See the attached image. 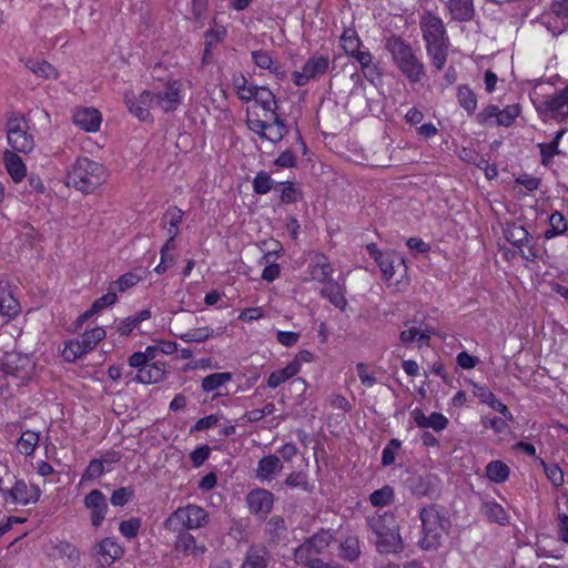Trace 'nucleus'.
Listing matches in <instances>:
<instances>
[{
  "instance_id": "1",
  "label": "nucleus",
  "mask_w": 568,
  "mask_h": 568,
  "mask_svg": "<svg viewBox=\"0 0 568 568\" xmlns=\"http://www.w3.org/2000/svg\"><path fill=\"white\" fill-rule=\"evenodd\" d=\"M366 525L375 535L378 552L394 554L403 550L399 526L393 513L384 511L367 516Z\"/></svg>"
},
{
  "instance_id": "2",
  "label": "nucleus",
  "mask_w": 568,
  "mask_h": 568,
  "mask_svg": "<svg viewBox=\"0 0 568 568\" xmlns=\"http://www.w3.org/2000/svg\"><path fill=\"white\" fill-rule=\"evenodd\" d=\"M419 518L422 521V538L418 545L424 550L437 549L440 546L443 536L448 532L450 527L449 519L436 505L422 508Z\"/></svg>"
},
{
  "instance_id": "3",
  "label": "nucleus",
  "mask_w": 568,
  "mask_h": 568,
  "mask_svg": "<svg viewBox=\"0 0 568 568\" xmlns=\"http://www.w3.org/2000/svg\"><path fill=\"white\" fill-rule=\"evenodd\" d=\"M386 48L400 72L413 83L419 82L424 75V65L404 42L403 38H388Z\"/></svg>"
},
{
  "instance_id": "4",
  "label": "nucleus",
  "mask_w": 568,
  "mask_h": 568,
  "mask_svg": "<svg viewBox=\"0 0 568 568\" xmlns=\"http://www.w3.org/2000/svg\"><path fill=\"white\" fill-rule=\"evenodd\" d=\"M103 180V168L87 158L77 160L67 175L68 185L85 193L92 192Z\"/></svg>"
},
{
  "instance_id": "5",
  "label": "nucleus",
  "mask_w": 568,
  "mask_h": 568,
  "mask_svg": "<svg viewBox=\"0 0 568 568\" xmlns=\"http://www.w3.org/2000/svg\"><path fill=\"white\" fill-rule=\"evenodd\" d=\"M207 523V513L197 505L178 508L165 521L171 530L197 529Z\"/></svg>"
},
{
  "instance_id": "6",
  "label": "nucleus",
  "mask_w": 568,
  "mask_h": 568,
  "mask_svg": "<svg viewBox=\"0 0 568 568\" xmlns=\"http://www.w3.org/2000/svg\"><path fill=\"white\" fill-rule=\"evenodd\" d=\"M6 128L8 143L14 151L29 153L33 150L34 140L28 132L29 125L23 116L11 115Z\"/></svg>"
},
{
  "instance_id": "7",
  "label": "nucleus",
  "mask_w": 568,
  "mask_h": 568,
  "mask_svg": "<svg viewBox=\"0 0 568 568\" xmlns=\"http://www.w3.org/2000/svg\"><path fill=\"white\" fill-rule=\"evenodd\" d=\"M328 65V57L315 54L304 63L302 71L293 72V81L297 87H303L311 79L324 74L327 71Z\"/></svg>"
},
{
  "instance_id": "8",
  "label": "nucleus",
  "mask_w": 568,
  "mask_h": 568,
  "mask_svg": "<svg viewBox=\"0 0 568 568\" xmlns=\"http://www.w3.org/2000/svg\"><path fill=\"white\" fill-rule=\"evenodd\" d=\"M124 101L129 111L140 121L152 120L150 110L156 108L154 92L143 91L139 98H135L132 93H126Z\"/></svg>"
},
{
  "instance_id": "9",
  "label": "nucleus",
  "mask_w": 568,
  "mask_h": 568,
  "mask_svg": "<svg viewBox=\"0 0 568 568\" xmlns=\"http://www.w3.org/2000/svg\"><path fill=\"white\" fill-rule=\"evenodd\" d=\"M182 83L170 81L161 91L154 92L156 108L163 112L174 111L181 103Z\"/></svg>"
},
{
  "instance_id": "10",
  "label": "nucleus",
  "mask_w": 568,
  "mask_h": 568,
  "mask_svg": "<svg viewBox=\"0 0 568 568\" xmlns=\"http://www.w3.org/2000/svg\"><path fill=\"white\" fill-rule=\"evenodd\" d=\"M83 504L90 511L91 525L100 527L109 509L105 496L99 489H93L84 497Z\"/></svg>"
},
{
  "instance_id": "11",
  "label": "nucleus",
  "mask_w": 568,
  "mask_h": 568,
  "mask_svg": "<svg viewBox=\"0 0 568 568\" xmlns=\"http://www.w3.org/2000/svg\"><path fill=\"white\" fill-rule=\"evenodd\" d=\"M40 495L41 490L38 487L29 488L23 480H14L4 497V501L17 505H28L29 503L38 501Z\"/></svg>"
},
{
  "instance_id": "12",
  "label": "nucleus",
  "mask_w": 568,
  "mask_h": 568,
  "mask_svg": "<svg viewBox=\"0 0 568 568\" xmlns=\"http://www.w3.org/2000/svg\"><path fill=\"white\" fill-rule=\"evenodd\" d=\"M124 554V549L113 538L106 537L95 546V556L101 566H111Z\"/></svg>"
},
{
  "instance_id": "13",
  "label": "nucleus",
  "mask_w": 568,
  "mask_h": 568,
  "mask_svg": "<svg viewBox=\"0 0 568 568\" xmlns=\"http://www.w3.org/2000/svg\"><path fill=\"white\" fill-rule=\"evenodd\" d=\"M274 505V495L265 488L251 489V513L264 519Z\"/></svg>"
},
{
  "instance_id": "14",
  "label": "nucleus",
  "mask_w": 568,
  "mask_h": 568,
  "mask_svg": "<svg viewBox=\"0 0 568 568\" xmlns=\"http://www.w3.org/2000/svg\"><path fill=\"white\" fill-rule=\"evenodd\" d=\"M102 115L94 108H79L73 113V123L85 132H97L100 129Z\"/></svg>"
},
{
  "instance_id": "15",
  "label": "nucleus",
  "mask_w": 568,
  "mask_h": 568,
  "mask_svg": "<svg viewBox=\"0 0 568 568\" xmlns=\"http://www.w3.org/2000/svg\"><path fill=\"white\" fill-rule=\"evenodd\" d=\"M282 469L283 463L280 457L270 454L258 460L255 469V476L262 484L270 483Z\"/></svg>"
},
{
  "instance_id": "16",
  "label": "nucleus",
  "mask_w": 568,
  "mask_h": 568,
  "mask_svg": "<svg viewBox=\"0 0 568 568\" xmlns=\"http://www.w3.org/2000/svg\"><path fill=\"white\" fill-rule=\"evenodd\" d=\"M544 111L550 114L551 118L564 120L568 116V85L561 89L558 93L545 100Z\"/></svg>"
},
{
  "instance_id": "17",
  "label": "nucleus",
  "mask_w": 568,
  "mask_h": 568,
  "mask_svg": "<svg viewBox=\"0 0 568 568\" xmlns=\"http://www.w3.org/2000/svg\"><path fill=\"white\" fill-rule=\"evenodd\" d=\"M263 245L267 246V251L264 252L262 257V262L266 264L262 272V278L267 282H272L280 275V265L274 262L278 252L280 243L274 240H270L263 242Z\"/></svg>"
},
{
  "instance_id": "18",
  "label": "nucleus",
  "mask_w": 568,
  "mask_h": 568,
  "mask_svg": "<svg viewBox=\"0 0 568 568\" xmlns=\"http://www.w3.org/2000/svg\"><path fill=\"white\" fill-rule=\"evenodd\" d=\"M550 10L554 13V21H548L549 31L554 36H560L568 30V0L554 1L550 4Z\"/></svg>"
},
{
  "instance_id": "19",
  "label": "nucleus",
  "mask_w": 568,
  "mask_h": 568,
  "mask_svg": "<svg viewBox=\"0 0 568 568\" xmlns=\"http://www.w3.org/2000/svg\"><path fill=\"white\" fill-rule=\"evenodd\" d=\"M166 374V365L162 362L149 363L136 372L132 379L142 384H154L164 379Z\"/></svg>"
},
{
  "instance_id": "20",
  "label": "nucleus",
  "mask_w": 568,
  "mask_h": 568,
  "mask_svg": "<svg viewBox=\"0 0 568 568\" xmlns=\"http://www.w3.org/2000/svg\"><path fill=\"white\" fill-rule=\"evenodd\" d=\"M378 258L377 264L384 276L388 280L394 277L397 273H404L406 271L404 258L396 253L386 252L385 255H378Z\"/></svg>"
},
{
  "instance_id": "21",
  "label": "nucleus",
  "mask_w": 568,
  "mask_h": 568,
  "mask_svg": "<svg viewBox=\"0 0 568 568\" xmlns=\"http://www.w3.org/2000/svg\"><path fill=\"white\" fill-rule=\"evenodd\" d=\"M413 416L418 427L433 428L435 432L445 429L448 424V419L440 413H432L426 416L420 409H415Z\"/></svg>"
},
{
  "instance_id": "22",
  "label": "nucleus",
  "mask_w": 568,
  "mask_h": 568,
  "mask_svg": "<svg viewBox=\"0 0 568 568\" xmlns=\"http://www.w3.org/2000/svg\"><path fill=\"white\" fill-rule=\"evenodd\" d=\"M427 51L432 57L433 64L442 70L446 63L448 42L445 38H426Z\"/></svg>"
},
{
  "instance_id": "23",
  "label": "nucleus",
  "mask_w": 568,
  "mask_h": 568,
  "mask_svg": "<svg viewBox=\"0 0 568 568\" xmlns=\"http://www.w3.org/2000/svg\"><path fill=\"white\" fill-rule=\"evenodd\" d=\"M4 166L14 183H20L27 175V168L22 159L12 151H6L3 155Z\"/></svg>"
},
{
  "instance_id": "24",
  "label": "nucleus",
  "mask_w": 568,
  "mask_h": 568,
  "mask_svg": "<svg viewBox=\"0 0 568 568\" xmlns=\"http://www.w3.org/2000/svg\"><path fill=\"white\" fill-rule=\"evenodd\" d=\"M251 109L261 108L263 111L274 114L275 99L273 93L266 88H251Z\"/></svg>"
},
{
  "instance_id": "25",
  "label": "nucleus",
  "mask_w": 568,
  "mask_h": 568,
  "mask_svg": "<svg viewBox=\"0 0 568 568\" xmlns=\"http://www.w3.org/2000/svg\"><path fill=\"white\" fill-rule=\"evenodd\" d=\"M174 548L178 551L190 554L192 556H200L205 551V547L203 545H196L194 537L186 531H182L178 535Z\"/></svg>"
},
{
  "instance_id": "26",
  "label": "nucleus",
  "mask_w": 568,
  "mask_h": 568,
  "mask_svg": "<svg viewBox=\"0 0 568 568\" xmlns=\"http://www.w3.org/2000/svg\"><path fill=\"white\" fill-rule=\"evenodd\" d=\"M225 328L219 327L217 329H213L211 327H200L195 329H191L184 334L180 335V338L184 341L185 343H202L206 339L214 337V336H221L224 334Z\"/></svg>"
},
{
  "instance_id": "27",
  "label": "nucleus",
  "mask_w": 568,
  "mask_h": 568,
  "mask_svg": "<svg viewBox=\"0 0 568 568\" xmlns=\"http://www.w3.org/2000/svg\"><path fill=\"white\" fill-rule=\"evenodd\" d=\"M505 239L514 246L521 248L529 239V232L517 223H508L504 229Z\"/></svg>"
},
{
  "instance_id": "28",
  "label": "nucleus",
  "mask_w": 568,
  "mask_h": 568,
  "mask_svg": "<svg viewBox=\"0 0 568 568\" xmlns=\"http://www.w3.org/2000/svg\"><path fill=\"white\" fill-rule=\"evenodd\" d=\"M24 64L32 73L40 78L48 80H57L59 78V71L47 61L28 59Z\"/></svg>"
},
{
  "instance_id": "29",
  "label": "nucleus",
  "mask_w": 568,
  "mask_h": 568,
  "mask_svg": "<svg viewBox=\"0 0 568 568\" xmlns=\"http://www.w3.org/2000/svg\"><path fill=\"white\" fill-rule=\"evenodd\" d=\"M435 477L427 475V476H412L407 483L408 488L412 491L413 495L416 496H426L430 493V490L434 487Z\"/></svg>"
},
{
  "instance_id": "30",
  "label": "nucleus",
  "mask_w": 568,
  "mask_h": 568,
  "mask_svg": "<svg viewBox=\"0 0 568 568\" xmlns=\"http://www.w3.org/2000/svg\"><path fill=\"white\" fill-rule=\"evenodd\" d=\"M251 55L258 68L266 69L277 77L284 75L281 65L267 52L260 50L252 52Z\"/></svg>"
},
{
  "instance_id": "31",
  "label": "nucleus",
  "mask_w": 568,
  "mask_h": 568,
  "mask_svg": "<svg viewBox=\"0 0 568 568\" xmlns=\"http://www.w3.org/2000/svg\"><path fill=\"white\" fill-rule=\"evenodd\" d=\"M322 295L327 297L335 307L345 311L347 301L342 292V287L336 282L326 284L322 290Z\"/></svg>"
},
{
  "instance_id": "32",
  "label": "nucleus",
  "mask_w": 568,
  "mask_h": 568,
  "mask_svg": "<svg viewBox=\"0 0 568 568\" xmlns=\"http://www.w3.org/2000/svg\"><path fill=\"white\" fill-rule=\"evenodd\" d=\"M420 28L424 32V36H444L445 34V28L443 21L427 12L422 17L420 20Z\"/></svg>"
},
{
  "instance_id": "33",
  "label": "nucleus",
  "mask_w": 568,
  "mask_h": 568,
  "mask_svg": "<svg viewBox=\"0 0 568 568\" xmlns=\"http://www.w3.org/2000/svg\"><path fill=\"white\" fill-rule=\"evenodd\" d=\"M449 10L455 19L469 20L474 14L473 0H450Z\"/></svg>"
},
{
  "instance_id": "34",
  "label": "nucleus",
  "mask_w": 568,
  "mask_h": 568,
  "mask_svg": "<svg viewBox=\"0 0 568 568\" xmlns=\"http://www.w3.org/2000/svg\"><path fill=\"white\" fill-rule=\"evenodd\" d=\"M40 440L39 433L33 430H26L17 442V449L26 456H30L36 450Z\"/></svg>"
},
{
  "instance_id": "35",
  "label": "nucleus",
  "mask_w": 568,
  "mask_h": 568,
  "mask_svg": "<svg viewBox=\"0 0 568 568\" xmlns=\"http://www.w3.org/2000/svg\"><path fill=\"white\" fill-rule=\"evenodd\" d=\"M332 273H333V267L327 262V258L323 255L317 256L314 268L312 271L313 278L321 283H325V285H326L329 282H333L332 277H331Z\"/></svg>"
},
{
  "instance_id": "36",
  "label": "nucleus",
  "mask_w": 568,
  "mask_h": 568,
  "mask_svg": "<svg viewBox=\"0 0 568 568\" xmlns=\"http://www.w3.org/2000/svg\"><path fill=\"white\" fill-rule=\"evenodd\" d=\"M254 125L263 131L262 136L272 142L280 141L284 135V125L277 119L272 124H266L260 120H256L254 121Z\"/></svg>"
},
{
  "instance_id": "37",
  "label": "nucleus",
  "mask_w": 568,
  "mask_h": 568,
  "mask_svg": "<svg viewBox=\"0 0 568 568\" xmlns=\"http://www.w3.org/2000/svg\"><path fill=\"white\" fill-rule=\"evenodd\" d=\"M297 373H298L297 363H290L286 365V367L273 372L267 379V385L270 387L275 388L278 385H281L282 383H284L286 379L295 376Z\"/></svg>"
},
{
  "instance_id": "38",
  "label": "nucleus",
  "mask_w": 568,
  "mask_h": 568,
  "mask_svg": "<svg viewBox=\"0 0 568 568\" xmlns=\"http://www.w3.org/2000/svg\"><path fill=\"white\" fill-rule=\"evenodd\" d=\"M564 134H565V131L560 130L556 133L554 140L550 143H540L538 145L540 149V154H541V163L544 165H546V166L549 165L554 155L560 153V151L558 149V144Z\"/></svg>"
},
{
  "instance_id": "39",
  "label": "nucleus",
  "mask_w": 568,
  "mask_h": 568,
  "mask_svg": "<svg viewBox=\"0 0 568 568\" xmlns=\"http://www.w3.org/2000/svg\"><path fill=\"white\" fill-rule=\"evenodd\" d=\"M81 339L74 338L65 342L64 348L62 351V356L67 362H75L78 358L89 353V351L83 347Z\"/></svg>"
},
{
  "instance_id": "40",
  "label": "nucleus",
  "mask_w": 568,
  "mask_h": 568,
  "mask_svg": "<svg viewBox=\"0 0 568 568\" xmlns=\"http://www.w3.org/2000/svg\"><path fill=\"white\" fill-rule=\"evenodd\" d=\"M486 475L491 481L503 483L509 476V467L500 460H494L487 465Z\"/></svg>"
},
{
  "instance_id": "41",
  "label": "nucleus",
  "mask_w": 568,
  "mask_h": 568,
  "mask_svg": "<svg viewBox=\"0 0 568 568\" xmlns=\"http://www.w3.org/2000/svg\"><path fill=\"white\" fill-rule=\"evenodd\" d=\"M483 513L489 520L498 523L500 525H505L508 521V516L505 509L497 503H484Z\"/></svg>"
},
{
  "instance_id": "42",
  "label": "nucleus",
  "mask_w": 568,
  "mask_h": 568,
  "mask_svg": "<svg viewBox=\"0 0 568 568\" xmlns=\"http://www.w3.org/2000/svg\"><path fill=\"white\" fill-rule=\"evenodd\" d=\"M183 219V211L176 206L170 207L165 214L164 220L169 224L168 234L171 239H175L180 232V224Z\"/></svg>"
},
{
  "instance_id": "43",
  "label": "nucleus",
  "mask_w": 568,
  "mask_h": 568,
  "mask_svg": "<svg viewBox=\"0 0 568 568\" xmlns=\"http://www.w3.org/2000/svg\"><path fill=\"white\" fill-rule=\"evenodd\" d=\"M0 313L13 317L19 313V303L7 290L0 291Z\"/></svg>"
},
{
  "instance_id": "44",
  "label": "nucleus",
  "mask_w": 568,
  "mask_h": 568,
  "mask_svg": "<svg viewBox=\"0 0 568 568\" xmlns=\"http://www.w3.org/2000/svg\"><path fill=\"white\" fill-rule=\"evenodd\" d=\"M230 373H214L203 378L202 388L205 392L220 390V388L231 381Z\"/></svg>"
},
{
  "instance_id": "45",
  "label": "nucleus",
  "mask_w": 568,
  "mask_h": 568,
  "mask_svg": "<svg viewBox=\"0 0 568 568\" xmlns=\"http://www.w3.org/2000/svg\"><path fill=\"white\" fill-rule=\"evenodd\" d=\"M105 331L97 326L90 331H85L79 338L81 339L83 347H85L89 352L94 349L97 345L104 339Z\"/></svg>"
},
{
  "instance_id": "46",
  "label": "nucleus",
  "mask_w": 568,
  "mask_h": 568,
  "mask_svg": "<svg viewBox=\"0 0 568 568\" xmlns=\"http://www.w3.org/2000/svg\"><path fill=\"white\" fill-rule=\"evenodd\" d=\"M567 231V222L560 212H554L549 217V229L545 232L546 239L564 234Z\"/></svg>"
},
{
  "instance_id": "47",
  "label": "nucleus",
  "mask_w": 568,
  "mask_h": 568,
  "mask_svg": "<svg viewBox=\"0 0 568 568\" xmlns=\"http://www.w3.org/2000/svg\"><path fill=\"white\" fill-rule=\"evenodd\" d=\"M394 500V489L390 486H383L382 488L373 491L369 496V501L375 507H384Z\"/></svg>"
},
{
  "instance_id": "48",
  "label": "nucleus",
  "mask_w": 568,
  "mask_h": 568,
  "mask_svg": "<svg viewBox=\"0 0 568 568\" xmlns=\"http://www.w3.org/2000/svg\"><path fill=\"white\" fill-rule=\"evenodd\" d=\"M457 99L460 106L464 108L469 114L476 110V95L467 85H460L458 88Z\"/></svg>"
},
{
  "instance_id": "49",
  "label": "nucleus",
  "mask_w": 568,
  "mask_h": 568,
  "mask_svg": "<svg viewBox=\"0 0 568 568\" xmlns=\"http://www.w3.org/2000/svg\"><path fill=\"white\" fill-rule=\"evenodd\" d=\"M519 114L520 106L518 104L507 105L503 110L498 109L497 120H495V124L501 126H509L514 123V121Z\"/></svg>"
},
{
  "instance_id": "50",
  "label": "nucleus",
  "mask_w": 568,
  "mask_h": 568,
  "mask_svg": "<svg viewBox=\"0 0 568 568\" xmlns=\"http://www.w3.org/2000/svg\"><path fill=\"white\" fill-rule=\"evenodd\" d=\"M278 185L281 189V202L284 204L296 203L300 199H302V191L296 187L292 182H281Z\"/></svg>"
},
{
  "instance_id": "51",
  "label": "nucleus",
  "mask_w": 568,
  "mask_h": 568,
  "mask_svg": "<svg viewBox=\"0 0 568 568\" xmlns=\"http://www.w3.org/2000/svg\"><path fill=\"white\" fill-rule=\"evenodd\" d=\"M332 536L327 531L313 535L305 542L312 548L315 555L321 554L331 542Z\"/></svg>"
},
{
  "instance_id": "52",
  "label": "nucleus",
  "mask_w": 568,
  "mask_h": 568,
  "mask_svg": "<svg viewBox=\"0 0 568 568\" xmlns=\"http://www.w3.org/2000/svg\"><path fill=\"white\" fill-rule=\"evenodd\" d=\"M342 557L346 560L354 561L359 556V542L354 537L346 538L341 545Z\"/></svg>"
},
{
  "instance_id": "53",
  "label": "nucleus",
  "mask_w": 568,
  "mask_h": 568,
  "mask_svg": "<svg viewBox=\"0 0 568 568\" xmlns=\"http://www.w3.org/2000/svg\"><path fill=\"white\" fill-rule=\"evenodd\" d=\"M314 551L312 550V548H310V546L306 542L300 545L294 552V558L296 562L303 564L308 568H311L313 562L320 560L318 558H314Z\"/></svg>"
},
{
  "instance_id": "54",
  "label": "nucleus",
  "mask_w": 568,
  "mask_h": 568,
  "mask_svg": "<svg viewBox=\"0 0 568 568\" xmlns=\"http://www.w3.org/2000/svg\"><path fill=\"white\" fill-rule=\"evenodd\" d=\"M273 180L265 171H261L253 180V189L257 194H266L273 187Z\"/></svg>"
},
{
  "instance_id": "55",
  "label": "nucleus",
  "mask_w": 568,
  "mask_h": 568,
  "mask_svg": "<svg viewBox=\"0 0 568 568\" xmlns=\"http://www.w3.org/2000/svg\"><path fill=\"white\" fill-rule=\"evenodd\" d=\"M498 106L488 105L477 114V121L479 124L485 126H494L495 120H497Z\"/></svg>"
},
{
  "instance_id": "56",
  "label": "nucleus",
  "mask_w": 568,
  "mask_h": 568,
  "mask_svg": "<svg viewBox=\"0 0 568 568\" xmlns=\"http://www.w3.org/2000/svg\"><path fill=\"white\" fill-rule=\"evenodd\" d=\"M140 527H141V520L139 518H131V519L121 521L120 526H119V530L124 537L131 539L138 535Z\"/></svg>"
},
{
  "instance_id": "57",
  "label": "nucleus",
  "mask_w": 568,
  "mask_h": 568,
  "mask_svg": "<svg viewBox=\"0 0 568 568\" xmlns=\"http://www.w3.org/2000/svg\"><path fill=\"white\" fill-rule=\"evenodd\" d=\"M400 447V442L396 438H393L388 442V444L386 445V447L383 449V453H382V464L384 466H389L392 464H394L395 462V455H396V452L399 449Z\"/></svg>"
},
{
  "instance_id": "58",
  "label": "nucleus",
  "mask_w": 568,
  "mask_h": 568,
  "mask_svg": "<svg viewBox=\"0 0 568 568\" xmlns=\"http://www.w3.org/2000/svg\"><path fill=\"white\" fill-rule=\"evenodd\" d=\"M133 495H134L133 488H131V487H121V488H119V489H116V490H114L112 493L111 504L113 506H123L129 500H131Z\"/></svg>"
},
{
  "instance_id": "59",
  "label": "nucleus",
  "mask_w": 568,
  "mask_h": 568,
  "mask_svg": "<svg viewBox=\"0 0 568 568\" xmlns=\"http://www.w3.org/2000/svg\"><path fill=\"white\" fill-rule=\"evenodd\" d=\"M141 277L133 273L122 275L112 284V288L116 287L120 292H124L140 282Z\"/></svg>"
},
{
  "instance_id": "60",
  "label": "nucleus",
  "mask_w": 568,
  "mask_h": 568,
  "mask_svg": "<svg viewBox=\"0 0 568 568\" xmlns=\"http://www.w3.org/2000/svg\"><path fill=\"white\" fill-rule=\"evenodd\" d=\"M104 473V465L98 459L90 462L89 466L82 475V480H91L100 477Z\"/></svg>"
},
{
  "instance_id": "61",
  "label": "nucleus",
  "mask_w": 568,
  "mask_h": 568,
  "mask_svg": "<svg viewBox=\"0 0 568 568\" xmlns=\"http://www.w3.org/2000/svg\"><path fill=\"white\" fill-rule=\"evenodd\" d=\"M286 529L285 521L281 516H273L266 524V532L272 537H277Z\"/></svg>"
},
{
  "instance_id": "62",
  "label": "nucleus",
  "mask_w": 568,
  "mask_h": 568,
  "mask_svg": "<svg viewBox=\"0 0 568 568\" xmlns=\"http://www.w3.org/2000/svg\"><path fill=\"white\" fill-rule=\"evenodd\" d=\"M544 464L545 474L548 479L555 485L560 486L564 483V473L558 465H546Z\"/></svg>"
},
{
  "instance_id": "63",
  "label": "nucleus",
  "mask_w": 568,
  "mask_h": 568,
  "mask_svg": "<svg viewBox=\"0 0 568 568\" xmlns=\"http://www.w3.org/2000/svg\"><path fill=\"white\" fill-rule=\"evenodd\" d=\"M341 45L347 55L354 57L359 52L362 43L361 38H339Z\"/></svg>"
},
{
  "instance_id": "64",
  "label": "nucleus",
  "mask_w": 568,
  "mask_h": 568,
  "mask_svg": "<svg viewBox=\"0 0 568 568\" xmlns=\"http://www.w3.org/2000/svg\"><path fill=\"white\" fill-rule=\"evenodd\" d=\"M267 562V551L265 548H260L251 554V568H266Z\"/></svg>"
}]
</instances>
